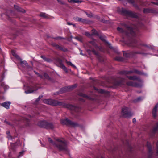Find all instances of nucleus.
<instances>
[{"instance_id":"ea45409f","label":"nucleus","mask_w":158,"mask_h":158,"mask_svg":"<svg viewBox=\"0 0 158 158\" xmlns=\"http://www.w3.org/2000/svg\"><path fill=\"white\" fill-rule=\"evenodd\" d=\"M65 88H63L61 89V90H63L62 92L63 93L64 92H65L66 91V90H65Z\"/></svg>"},{"instance_id":"a19ab883","label":"nucleus","mask_w":158,"mask_h":158,"mask_svg":"<svg viewBox=\"0 0 158 158\" xmlns=\"http://www.w3.org/2000/svg\"><path fill=\"white\" fill-rule=\"evenodd\" d=\"M156 145L157 146V153L158 154V141L156 143Z\"/></svg>"},{"instance_id":"864d4df0","label":"nucleus","mask_w":158,"mask_h":158,"mask_svg":"<svg viewBox=\"0 0 158 158\" xmlns=\"http://www.w3.org/2000/svg\"><path fill=\"white\" fill-rule=\"evenodd\" d=\"M80 54H81V55H83V54H82V53L81 52V53H80Z\"/></svg>"},{"instance_id":"f257e3e1","label":"nucleus","mask_w":158,"mask_h":158,"mask_svg":"<svg viewBox=\"0 0 158 158\" xmlns=\"http://www.w3.org/2000/svg\"><path fill=\"white\" fill-rule=\"evenodd\" d=\"M48 139L49 142L51 143L53 146L56 147L60 150L63 151H67L66 142L64 139H57L56 143L54 142L50 138H48Z\"/></svg>"},{"instance_id":"aec40b11","label":"nucleus","mask_w":158,"mask_h":158,"mask_svg":"<svg viewBox=\"0 0 158 158\" xmlns=\"http://www.w3.org/2000/svg\"><path fill=\"white\" fill-rule=\"evenodd\" d=\"M75 39L80 42H82L83 40V39L81 37H76Z\"/></svg>"},{"instance_id":"58836bf2","label":"nucleus","mask_w":158,"mask_h":158,"mask_svg":"<svg viewBox=\"0 0 158 158\" xmlns=\"http://www.w3.org/2000/svg\"><path fill=\"white\" fill-rule=\"evenodd\" d=\"M85 13L88 17H91L92 16V15H91L90 14H89L87 12H85Z\"/></svg>"},{"instance_id":"3c124183","label":"nucleus","mask_w":158,"mask_h":158,"mask_svg":"<svg viewBox=\"0 0 158 158\" xmlns=\"http://www.w3.org/2000/svg\"><path fill=\"white\" fill-rule=\"evenodd\" d=\"M156 5H158V3H154Z\"/></svg>"},{"instance_id":"20e7f679","label":"nucleus","mask_w":158,"mask_h":158,"mask_svg":"<svg viewBox=\"0 0 158 158\" xmlns=\"http://www.w3.org/2000/svg\"><path fill=\"white\" fill-rule=\"evenodd\" d=\"M60 123L63 125L66 124L67 125H70L72 126L75 125V123H74L71 122L67 118L64 120H61Z\"/></svg>"},{"instance_id":"f3484780","label":"nucleus","mask_w":158,"mask_h":158,"mask_svg":"<svg viewBox=\"0 0 158 158\" xmlns=\"http://www.w3.org/2000/svg\"><path fill=\"white\" fill-rule=\"evenodd\" d=\"M21 63L22 65H24L26 67H27L28 66V64L26 61H21Z\"/></svg>"},{"instance_id":"6e6d98bb","label":"nucleus","mask_w":158,"mask_h":158,"mask_svg":"<svg viewBox=\"0 0 158 158\" xmlns=\"http://www.w3.org/2000/svg\"><path fill=\"white\" fill-rule=\"evenodd\" d=\"M41 143V145H42V146H44V145L42 144Z\"/></svg>"},{"instance_id":"bb28decb","label":"nucleus","mask_w":158,"mask_h":158,"mask_svg":"<svg viewBox=\"0 0 158 158\" xmlns=\"http://www.w3.org/2000/svg\"><path fill=\"white\" fill-rule=\"evenodd\" d=\"M98 33L95 30H93L92 31V35H97Z\"/></svg>"},{"instance_id":"4c0bfd02","label":"nucleus","mask_w":158,"mask_h":158,"mask_svg":"<svg viewBox=\"0 0 158 158\" xmlns=\"http://www.w3.org/2000/svg\"><path fill=\"white\" fill-rule=\"evenodd\" d=\"M90 43L93 45H95V41H93L90 42Z\"/></svg>"},{"instance_id":"e433bc0d","label":"nucleus","mask_w":158,"mask_h":158,"mask_svg":"<svg viewBox=\"0 0 158 158\" xmlns=\"http://www.w3.org/2000/svg\"><path fill=\"white\" fill-rule=\"evenodd\" d=\"M61 67L64 70H66V68L65 66L64 65H61Z\"/></svg>"},{"instance_id":"9b49d317","label":"nucleus","mask_w":158,"mask_h":158,"mask_svg":"<svg viewBox=\"0 0 158 158\" xmlns=\"http://www.w3.org/2000/svg\"><path fill=\"white\" fill-rule=\"evenodd\" d=\"M32 89H33V90H28L27 91H25V93L27 94L32 93L33 91H36L38 89V88H36V86L35 85L32 87Z\"/></svg>"},{"instance_id":"09e8293b","label":"nucleus","mask_w":158,"mask_h":158,"mask_svg":"<svg viewBox=\"0 0 158 158\" xmlns=\"http://www.w3.org/2000/svg\"><path fill=\"white\" fill-rule=\"evenodd\" d=\"M58 1V2L59 3H61V1L60 0H57Z\"/></svg>"},{"instance_id":"2eb2a0df","label":"nucleus","mask_w":158,"mask_h":158,"mask_svg":"<svg viewBox=\"0 0 158 158\" xmlns=\"http://www.w3.org/2000/svg\"><path fill=\"white\" fill-rule=\"evenodd\" d=\"M45 128H47L52 129L54 128V126L52 123L47 122V124Z\"/></svg>"},{"instance_id":"37998d69","label":"nucleus","mask_w":158,"mask_h":158,"mask_svg":"<svg viewBox=\"0 0 158 158\" xmlns=\"http://www.w3.org/2000/svg\"><path fill=\"white\" fill-rule=\"evenodd\" d=\"M133 121L134 123H135L136 121V120L135 118H134L133 120Z\"/></svg>"},{"instance_id":"c9c22d12","label":"nucleus","mask_w":158,"mask_h":158,"mask_svg":"<svg viewBox=\"0 0 158 158\" xmlns=\"http://www.w3.org/2000/svg\"><path fill=\"white\" fill-rule=\"evenodd\" d=\"M6 134L7 135V137H8L9 138V139H10L11 138V137L10 136V135H9V134H10V132L9 131H7L6 132Z\"/></svg>"},{"instance_id":"a211bd4d","label":"nucleus","mask_w":158,"mask_h":158,"mask_svg":"<svg viewBox=\"0 0 158 158\" xmlns=\"http://www.w3.org/2000/svg\"><path fill=\"white\" fill-rule=\"evenodd\" d=\"M129 79L130 80H136L138 79L137 77L135 76H128V77Z\"/></svg>"},{"instance_id":"393cba45","label":"nucleus","mask_w":158,"mask_h":158,"mask_svg":"<svg viewBox=\"0 0 158 158\" xmlns=\"http://www.w3.org/2000/svg\"><path fill=\"white\" fill-rule=\"evenodd\" d=\"M143 12L145 13H150L151 10L149 9H145L143 10Z\"/></svg>"},{"instance_id":"c756f323","label":"nucleus","mask_w":158,"mask_h":158,"mask_svg":"<svg viewBox=\"0 0 158 158\" xmlns=\"http://www.w3.org/2000/svg\"><path fill=\"white\" fill-rule=\"evenodd\" d=\"M81 96H82L83 97L85 98H88V99H90V98L89 96H88V95H87L84 94H82L81 95Z\"/></svg>"},{"instance_id":"79ce46f5","label":"nucleus","mask_w":158,"mask_h":158,"mask_svg":"<svg viewBox=\"0 0 158 158\" xmlns=\"http://www.w3.org/2000/svg\"><path fill=\"white\" fill-rule=\"evenodd\" d=\"M67 24L68 25H72V23H69V22H68L67 23Z\"/></svg>"},{"instance_id":"a18cd8bd","label":"nucleus","mask_w":158,"mask_h":158,"mask_svg":"<svg viewBox=\"0 0 158 158\" xmlns=\"http://www.w3.org/2000/svg\"><path fill=\"white\" fill-rule=\"evenodd\" d=\"M40 100V99L38 98L36 100V101L37 102H38L39 101V100Z\"/></svg>"},{"instance_id":"4d7b16f0","label":"nucleus","mask_w":158,"mask_h":158,"mask_svg":"<svg viewBox=\"0 0 158 158\" xmlns=\"http://www.w3.org/2000/svg\"><path fill=\"white\" fill-rule=\"evenodd\" d=\"M74 27L75 26V24H73Z\"/></svg>"},{"instance_id":"603ef678","label":"nucleus","mask_w":158,"mask_h":158,"mask_svg":"<svg viewBox=\"0 0 158 158\" xmlns=\"http://www.w3.org/2000/svg\"><path fill=\"white\" fill-rule=\"evenodd\" d=\"M58 38V39H60L61 38L60 37H59Z\"/></svg>"},{"instance_id":"39448f33","label":"nucleus","mask_w":158,"mask_h":158,"mask_svg":"<svg viewBox=\"0 0 158 158\" xmlns=\"http://www.w3.org/2000/svg\"><path fill=\"white\" fill-rule=\"evenodd\" d=\"M158 107V104H157L153 109L152 114L154 117H156L157 116L156 112L157 110Z\"/></svg>"},{"instance_id":"4be33fe9","label":"nucleus","mask_w":158,"mask_h":158,"mask_svg":"<svg viewBox=\"0 0 158 158\" xmlns=\"http://www.w3.org/2000/svg\"><path fill=\"white\" fill-rule=\"evenodd\" d=\"M137 44V42L136 41H134L132 42L131 44H130V46H136V44Z\"/></svg>"},{"instance_id":"2f4dec72","label":"nucleus","mask_w":158,"mask_h":158,"mask_svg":"<svg viewBox=\"0 0 158 158\" xmlns=\"http://www.w3.org/2000/svg\"><path fill=\"white\" fill-rule=\"evenodd\" d=\"M44 77H45L46 78H47L48 79H50L48 74L46 73H45L44 74Z\"/></svg>"},{"instance_id":"9d476101","label":"nucleus","mask_w":158,"mask_h":158,"mask_svg":"<svg viewBox=\"0 0 158 158\" xmlns=\"http://www.w3.org/2000/svg\"><path fill=\"white\" fill-rule=\"evenodd\" d=\"M52 45L53 47H55V48L57 49L60 50H63V48L62 47L60 46L55 43H53L52 44Z\"/></svg>"},{"instance_id":"bf43d9fd","label":"nucleus","mask_w":158,"mask_h":158,"mask_svg":"<svg viewBox=\"0 0 158 158\" xmlns=\"http://www.w3.org/2000/svg\"><path fill=\"white\" fill-rule=\"evenodd\" d=\"M101 158H103V157H102Z\"/></svg>"},{"instance_id":"cd10ccee","label":"nucleus","mask_w":158,"mask_h":158,"mask_svg":"<svg viewBox=\"0 0 158 158\" xmlns=\"http://www.w3.org/2000/svg\"><path fill=\"white\" fill-rule=\"evenodd\" d=\"M77 86V85H75L73 86H69L67 88H68V89H73L74 88L76 87Z\"/></svg>"},{"instance_id":"473e14b6","label":"nucleus","mask_w":158,"mask_h":158,"mask_svg":"<svg viewBox=\"0 0 158 158\" xmlns=\"http://www.w3.org/2000/svg\"><path fill=\"white\" fill-rule=\"evenodd\" d=\"M85 35L89 37H90L91 35L89 33L86 32L85 33Z\"/></svg>"},{"instance_id":"f8f14e48","label":"nucleus","mask_w":158,"mask_h":158,"mask_svg":"<svg viewBox=\"0 0 158 158\" xmlns=\"http://www.w3.org/2000/svg\"><path fill=\"white\" fill-rule=\"evenodd\" d=\"M67 107L71 110H76L77 107L74 106L69 104L67 105Z\"/></svg>"},{"instance_id":"de8ad7c7","label":"nucleus","mask_w":158,"mask_h":158,"mask_svg":"<svg viewBox=\"0 0 158 158\" xmlns=\"http://www.w3.org/2000/svg\"><path fill=\"white\" fill-rule=\"evenodd\" d=\"M141 99V98H139L138 99H137V101H139Z\"/></svg>"},{"instance_id":"5701e85b","label":"nucleus","mask_w":158,"mask_h":158,"mask_svg":"<svg viewBox=\"0 0 158 158\" xmlns=\"http://www.w3.org/2000/svg\"><path fill=\"white\" fill-rule=\"evenodd\" d=\"M147 145L148 149L150 151L152 149V147L150 143L148 142H147Z\"/></svg>"},{"instance_id":"4468645a","label":"nucleus","mask_w":158,"mask_h":158,"mask_svg":"<svg viewBox=\"0 0 158 158\" xmlns=\"http://www.w3.org/2000/svg\"><path fill=\"white\" fill-rule=\"evenodd\" d=\"M74 19L76 21L84 23L85 22V20L82 18L78 17H76L74 18Z\"/></svg>"},{"instance_id":"13d9d810","label":"nucleus","mask_w":158,"mask_h":158,"mask_svg":"<svg viewBox=\"0 0 158 158\" xmlns=\"http://www.w3.org/2000/svg\"><path fill=\"white\" fill-rule=\"evenodd\" d=\"M130 14H131L132 13V12H129Z\"/></svg>"},{"instance_id":"b1692460","label":"nucleus","mask_w":158,"mask_h":158,"mask_svg":"<svg viewBox=\"0 0 158 158\" xmlns=\"http://www.w3.org/2000/svg\"><path fill=\"white\" fill-rule=\"evenodd\" d=\"M158 130V123H157L153 129V131L156 132Z\"/></svg>"},{"instance_id":"f03ea898","label":"nucleus","mask_w":158,"mask_h":158,"mask_svg":"<svg viewBox=\"0 0 158 158\" xmlns=\"http://www.w3.org/2000/svg\"><path fill=\"white\" fill-rule=\"evenodd\" d=\"M44 103L52 105L53 106L59 105L60 106H63L64 105V103L60 102H58L57 101L52 100V99H46L44 101Z\"/></svg>"},{"instance_id":"0eeeda50","label":"nucleus","mask_w":158,"mask_h":158,"mask_svg":"<svg viewBox=\"0 0 158 158\" xmlns=\"http://www.w3.org/2000/svg\"><path fill=\"white\" fill-rule=\"evenodd\" d=\"M132 72H134L136 73L139 74H141L140 72L137 70H135L133 72L132 71H124L122 73L123 74H130Z\"/></svg>"},{"instance_id":"c85d7f7f","label":"nucleus","mask_w":158,"mask_h":158,"mask_svg":"<svg viewBox=\"0 0 158 158\" xmlns=\"http://www.w3.org/2000/svg\"><path fill=\"white\" fill-rule=\"evenodd\" d=\"M117 30L118 31L121 33H123L124 31V30L118 27L117 28Z\"/></svg>"},{"instance_id":"6e6552de","label":"nucleus","mask_w":158,"mask_h":158,"mask_svg":"<svg viewBox=\"0 0 158 158\" xmlns=\"http://www.w3.org/2000/svg\"><path fill=\"white\" fill-rule=\"evenodd\" d=\"M10 104V102H5L1 104V105L2 106L4 107L7 109H8L9 108V106Z\"/></svg>"},{"instance_id":"a878e982","label":"nucleus","mask_w":158,"mask_h":158,"mask_svg":"<svg viewBox=\"0 0 158 158\" xmlns=\"http://www.w3.org/2000/svg\"><path fill=\"white\" fill-rule=\"evenodd\" d=\"M66 62L68 65H71V66H73V67H75V66H74V65L72 64V63H71L70 62H69L66 61Z\"/></svg>"},{"instance_id":"6ab92c4d","label":"nucleus","mask_w":158,"mask_h":158,"mask_svg":"<svg viewBox=\"0 0 158 158\" xmlns=\"http://www.w3.org/2000/svg\"><path fill=\"white\" fill-rule=\"evenodd\" d=\"M11 53L12 55L17 58H18L19 57L16 54L15 51L14 50H12Z\"/></svg>"},{"instance_id":"72a5a7b5","label":"nucleus","mask_w":158,"mask_h":158,"mask_svg":"<svg viewBox=\"0 0 158 158\" xmlns=\"http://www.w3.org/2000/svg\"><path fill=\"white\" fill-rule=\"evenodd\" d=\"M3 86L4 88L5 89H8L9 88V87L7 85H5L4 84H3L2 85Z\"/></svg>"},{"instance_id":"8fccbe9b","label":"nucleus","mask_w":158,"mask_h":158,"mask_svg":"<svg viewBox=\"0 0 158 158\" xmlns=\"http://www.w3.org/2000/svg\"><path fill=\"white\" fill-rule=\"evenodd\" d=\"M5 123H6L7 124H9V123H8L7 121H5Z\"/></svg>"},{"instance_id":"f704fd0d","label":"nucleus","mask_w":158,"mask_h":158,"mask_svg":"<svg viewBox=\"0 0 158 158\" xmlns=\"http://www.w3.org/2000/svg\"><path fill=\"white\" fill-rule=\"evenodd\" d=\"M24 152V151H22V152H20L19 153V154L18 156L19 157L22 156L23 155Z\"/></svg>"},{"instance_id":"7ed1b4c3","label":"nucleus","mask_w":158,"mask_h":158,"mask_svg":"<svg viewBox=\"0 0 158 158\" xmlns=\"http://www.w3.org/2000/svg\"><path fill=\"white\" fill-rule=\"evenodd\" d=\"M121 115L124 118H129L131 117L132 114L129 109L127 107H124L122 109Z\"/></svg>"},{"instance_id":"7c9ffc66","label":"nucleus","mask_w":158,"mask_h":158,"mask_svg":"<svg viewBox=\"0 0 158 158\" xmlns=\"http://www.w3.org/2000/svg\"><path fill=\"white\" fill-rule=\"evenodd\" d=\"M40 15L44 18H46L47 17L46 15L44 13H42L40 14Z\"/></svg>"},{"instance_id":"dca6fc26","label":"nucleus","mask_w":158,"mask_h":158,"mask_svg":"<svg viewBox=\"0 0 158 158\" xmlns=\"http://www.w3.org/2000/svg\"><path fill=\"white\" fill-rule=\"evenodd\" d=\"M69 2L74 3H80L81 2V1L79 0H68Z\"/></svg>"},{"instance_id":"5fc2aeb1","label":"nucleus","mask_w":158,"mask_h":158,"mask_svg":"<svg viewBox=\"0 0 158 158\" xmlns=\"http://www.w3.org/2000/svg\"><path fill=\"white\" fill-rule=\"evenodd\" d=\"M122 84V83L121 82L120 83V84H118V85H120V84Z\"/></svg>"},{"instance_id":"c03bdc74","label":"nucleus","mask_w":158,"mask_h":158,"mask_svg":"<svg viewBox=\"0 0 158 158\" xmlns=\"http://www.w3.org/2000/svg\"><path fill=\"white\" fill-rule=\"evenodd\" d=\"M100 39L102 40H103V41L104 40V39L103 38V37H100Z\"/></svg>"},{"instance_id":"423d86ee","label":"nucleus","mask_w":158,"mask_h":158,"mask_svg":"<svg viewBox=\"0 0 158 158\" xmlns=\"http://www.w3.org/2000/svg\"><path fill=\"white\" fill-rule=\"evenodd\" d=\"M47 122L45 121H40L38 123V125L40 127L45 128Z\"/></svg>"},{"instance_id":"412c9836","label":"nucleus","mask_w":158,"mask_h":158,"mask_svg":"<svg viewBox=\"0 0 158 158\" xmlns=\"http://www.w3.org/2000/svg\"><path fill=\"white\" fill-rule=\"evenodd\" d=\"M41 57L42 58H43L44 59V60L45 61L49 62L50 61L49 59L48 58H46L45 57H44V56H41Z\"/></svg>"},{"instance_id":"1a4fd4ad","label":"nucleus","mask_w":158,"mask_h":158,"mask_svg":"<svg viewBox=\"0 0 158 158\" xmlns=\"http://www.w3.org/2000/svg\"><path fill=\"white\" fill-rule=\"evenodd\" d=\"M128 85L132 86L138 87L139 85L131 81H129L127 83Z\"/></svg>"},{"instance_id":"ddd939ff","label":"nucleus","mask_w":158,"mask_h":158,"mask_svg":"<svg viewBox=\"0 0 158 158\" xmlns=\"http://www.w3.org/2000/svg\"><path fill=\"white\" fill-rule=\"evenodd\" d=\"M14 6L15 9L17 10L18 11L20 12H22L23 13L25 12V11L24 10L19 8L18 6L14 5Z\"/></svg>"},{"instance_id":"49530a36","label":"nucleus","mask_w":158,"mask_h":158,"mask_svg":"<svg viewBox=\"0 0 158 158\" xmlns=\"http://www.w3.org/2000/svg\"><path fill=\"white\" fill-rule=\"evenodd\" d=\"M42 96H41V95H40V96H39V97H38V98L40 99V98H42Z\"/></svg>"}]
</instances>
